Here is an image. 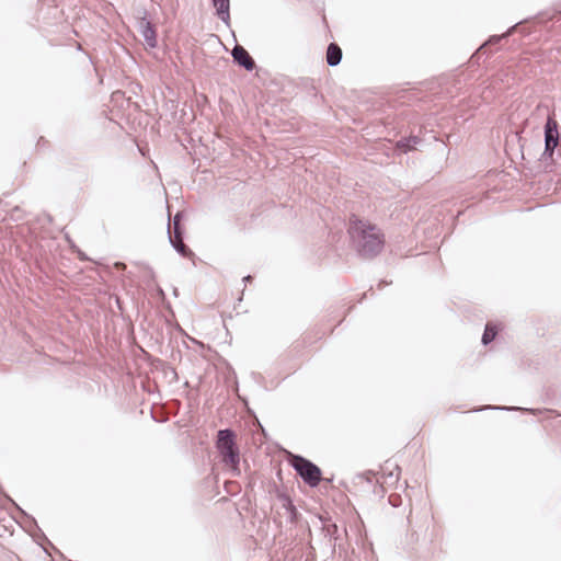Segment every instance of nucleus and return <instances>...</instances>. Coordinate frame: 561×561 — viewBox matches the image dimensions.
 Instances as JSON below:
<instances>
[{
	"label": "nucleus",
	"instance_id": "f257e3e1",
	"mask_svg": "<svg viewBox=\"0 0 561 561\" xmlns=\"http://www.w3.org/2000/svg\"><path fill=\"white\" fill-rule=\"evenodd\" d=\"M348 232L358 253L364 257L378 255L385 247V233L369 220L353 218Z\"/></svg>",
	"mask_w": 561,
	"mask_h": 561
},
{
	"label": "nucleus",
	"instance_id": "f03ea898",
	"mask_svg": "<svg viewBox=\"0 0 561 561\" xmlns=\"http://www.w3.org/2000/svg\"><path fill=\"white\" fill-rule=\"evenodd\" d=\"M216 448L222 461L231 469H238L240 461L239 449L236 444V434L230 430H220L217 434Z\"/></svg>",
	"mask_w": 561,
	"mask_h": 561
},
{
	"label": "nucleus",
	"instance_id": "7ed1b4c3",
	"mask_svg": "<svg viewBox=\"0 0 561 561\" xmlns=\"http://www.w3.org/2000/svg\"><path fill=\"white\" fill-rule=\"evenodd\" d=\"M289 463L295 468L302 480L310 486H317L321 481V470L318 466L309 461L308 459L290 455Z\"/></svg>",
	"mask_w": 561,
	"mask_h": 561
},
{
	"label": "nucleus",
	"instance_id": "20e7f679",
	"mask_svg": "<svg viewBox=\"0 0 561 561\" xmlns=\"http://www.w3.org/2000/svg\"><path fill=\"white\" fill-rule=\"evenodd\" d=\"M558 123L552 117H549L546 126H545V138H546V148L545 153L549 154L550 157L553 153L554 148L558 146Z\"/></svg>",
	"mask_w": 561,
	"mask_h": 561
},
{
	"label": "nucleus",
	"instance_id": "39448f33",
	"mask_svg": "<svg viewBox=\"0 0 561 561\" xmlns=\"http://www.w3.org/2000/svg\"><path fill=\"white\" fill-rule=\"evenodd\" d=\"M400 472L401 469L396 462L387 460L381 466L380 471L378 472L379 477L377 478V482L394 483L398 481Z\"/></svg>",
	"mask_w": 561,
	"mask_h": 561
},
{
	"label": "nucleus",
	"instance_id": "423d86ee",
	"mask_svg": "<svg viewBox=\"0 0 561 561\" xmlns=\"http://www.w3.org/2000/svg\"><path fill=\"white\" fill-rule=\"evenodd\" d=\"M232 56L234 60L247 70H252L255 66L254 60L242 46L237 45L232 50Z\"/></svg>",
	"mask_w": 561,
	"mask_h": 561
},
{
	"label": "nucleus",
	"instance_id": "0eeeda50",
	"mask_svg": "<svg viewBox=\"0 0 561 561\" xmlns=\"http://www.w3.org/2000/svg\"><path fill=\"white\" fill-rule=\"evenodd\" d=\"M342 58V49L335 43H331L327 50V61L330 66H336Z\"/></svg>",
	"mask_w": 561,
	"mask_h": 561
},
{
	"label": "nucleus",
	"instance_id": "6e6552de",
	"mask_svg": "<svg viewBox=\"0 0 561 561\" xmlns=\"http://www.w3.org/2000/svg\"><path fill=\"white\" fill-rule=\"evenodd\" d=\"M213 1L221 20L226 21L229 18V0Z\"/></svg>",
	"mask_w": 561,
	"mask_h": 561
},
{
	"label": "nucleus",
	"instance_id": "1a4fd4ad",
	"mask_svg": "<svg viewBox=\"0 0 561 561\" xmlns=\"http://www.w3.org/2000/svg\"><path fill=\"white\" fill-rule=\"evenodd\" d=\"M142 36L150 47L156 46V32L149 23L142 25Z\"/></svg>",
	"mask_w": 561,
	"mask_h": 561
},
{
	"label": "nucleus",
	"instance_id": "9d476101",
	"mask_svg": "<svg viewBox=\"0 0 561 561\" xmlns=\"http://www.w3.org/2000/svg\"><path fill=\"white\" fill-rule=\"evenodd\" d=\"M496 334H497V327L493 323H488L485 325V330L482 335V343L485 345L491 343L495 339Z\"/></svg>",
	"mask_w": 561,
	"mask_h": 561
},
{
	"label": "nucleus",
	"instance_id": "9b49d317",
	"mask_svg": "<svg viewBox=\"0 0 561 561\" xmlns=\"http://www.w3.org/2000/svg\"><path fill=\"white\" fill-rule=\"evenodd\" d=\"M172 242H173L175 249L180 253H182V254L186 253V245L183 243L181 234H180V232L178 231L176 228H175V232H174V240H172Z\"/></svg>",
	"mask_w": 561,
	"mask_h": 561
}]
</instances>
